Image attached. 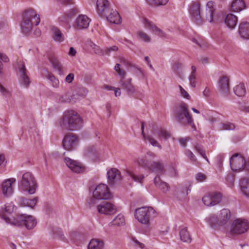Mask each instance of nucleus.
Listing matches in <instances>:
<instances>
[{
  "mask_svg": "<svg viewBox=\"0 0 249 249\" xmlns=\"http://www.w3.org/2000/svg\"><path fill=\"white\" fill-rule=\"evenodd\" d=\"M215 6V3L213 1H209L207 2L206 8L205 19H203L200 15V2L193 3L190 9V14L192 20L198 25H202L204 20L212 22L213 20Z\"/></svg>",
  "mask_w": 249,
  "mask_h": 249,
  "instance_id": "obj_1",
  "label": "nucleus"
},
{
  "mask_svg": "<svg viewBox=\"0 0 249 249\" xmlns=\"http://www.w3.org/2000/svg\"><path fill=\"white\" fill-rule=\"evenodd\" d=\"M60 125L70 131L80 129L83 124V120L80 115L75 111L69 110L64 113Z\"/></svg>",
  "mask_w": 249,
  "mask_h": 249,
  "instance_id": "obj_2",
  "label": "nucleus"
},
{
  "mask_svg": "<svg viewBox=\"0 0 249 249\" xmlns=\"http://www.w3.org/2000/svg\"><path fill=\"white\" fill-rule=\"evenodd\" d=\"M22 19L21 28L22 32L26 34L31 32L33 24L38 25L40 21L39 15L36 13L34 9L31 8L24 11L22 16Z\"/></svg>",
  "mask_w": 249,
  "mask_h": 249,
  "instance_id": "obj_3",
  "label": "nucleus"
},
{
  "mask_svg": "<svg viewBox=\"0 0 249 249\" xmlns=\"http://www.w3.org/2000/svg\"><path fill=\"white\" fill-rule=\"evenodd\" d=\"M178 121L184 125L189 124L194 130H196V127L194 123L192 116L189 111L187 105L181 102L175 113Z\"/></svg>",
  "mask_w": 249,
  "mask_h": 249,
  "instance_id": "obj_4",
  "label": "nucleus"
},
{
  "mask_svg": "<svg viewBox=\"0 0 249 249\" xmlns=\"http://www.w3.org/2000/svg\"><path fill=\"white\" fill-rule=\"evenodd\" d=\"M5 220L7 223L18 227L24 226L28 230L33 229L37 223L33 216L25 214L18 215L16 217L12 218L5 217Z\"/></svg>",
  "mask_w": 249,
  "mask_h": 249,
  "instance_id": "obj_5",
  "label": "nucleus"
},
{
  "mask_svg": "<svg viewBox=\"0 0 249 249\" xmlns=\"http://www.w3.org/2000/svg\"><path fill=\"white\" fill-rule=\"evenodd\" d=\"M93 198L88 200L90 207H93L96 203V199H108L112 197L108 187L105 184L101 183L97 185L93 192Z\"/></svg>",
  "mask_w": 249,
  "mask_h": 249,
  "instance_id": "obj_6",
  "label": "nucleus"
},
{
  "mask_svg": "<svg viewBox=\"0 0 249 249\" xmlns=\"http://www.w3.org/2000/svg\"><path fill=\"white\" fill-rule=\"evenodd\" d=\"M155 211L150 207H142L135 211V217L142 224L148 226L151 219L154 216Z\"/></svg>",
  "mask_w": 249,
  "mask_h": 249,
  "instance_id": "obj_7",
  "label": "nucleus"
},
{
  "mask_svg": "<svg viewBox=\"0 0 249 249\" xmlns=\"http://www.w3.org/2000/svg\"><path fill=\"white\" fill-rule=\"evenodd\" d=\"M20 186L30 195L35 193L37 183L34 176L29 172L24 173L20 182Z\"/></svg>",
  "mask_w": 249,
  "mask_h": 249,
  "instance_id": "obj_8",
  "label": "nucleus"
},
{
  "mask_svg": "<svg viewBox=\"0 0 249 249\" xmlns=\"http://www.w3.org/2000/svg\"><path fill=\"white\" fill-rule=\"evenodd\" d=\"M249 229V222L245 219L235 220L231 225L230 232L232 235H238L246 232Z\"/></svg>",
  "mask_w": 249,
  "mask_h": 249,
  "instance_id": "obj_9",
  "label": "nucleus"
},
{
  "mask_svg": "<svg viewBox=\"0 0 249 249\" xmlns=\"http://www.w3.org/2000/svg\"><path fill=\"white\" fill-rule=\"evenodd\" d=\"M230 164L232 170L240 172L246 168L247 163L243 156L239 153H236L230 158Z\"/></svg>",
  "mask_w": 249,
  "mask_h": 249,
  "instance_id": "obj_10",
  "label": "nucleus"
},
{
  "mask_svg": "<svg viewBox=\"0 0 249 249\" xmlns=\"http://www.w3.org/2000/svg\"><path fill=\"white\" fill-rule=\"evenodd\" d=\"M222 197V194L218 192H212L206 194L202 198L203 203L207 206L211 207L219 204Z\"/></svg>",
  "mask_w": 249,
  "mask_h": 249,
  "instance_id": "obj_11",
  "label": "nucleus"
},
{
  "mask_svg": "<svg viewBox=\"0 0 249 249\" xmlns=\"http://www.w3.org/2000/svg\"><path fill=\"white\" fill-rule=\"evenodd\" d=\"M97 210L100 214H112L116 212V208L114 205L108 202H103L97 205Z\"/></svg>",
  "mask_w": 249,
  "mask_h": 249,
  "instance_id": "obj_12",
  "label": "nucleus"
},
{
  "mask_svg": "<svg viewBox=\"0 0 249 249\" xmlns=\"http://www.w3.org/2000/svg\"><path fill=\"white\" fill-rule=\"evenodd\" d=\"M64 160L67 166L73 172L78 174L84 172L85 170V167L81 163L76 160H73L69 158H65Z\"/></svg>",
  "mask_w": 249,
  "mask_h": 249,
  "instance_id": "obj_13",
  "label": "nucleus"
},
{
  "mask_svg": "<svg viewBox=\"0 0 249 249\" xmlns=\"http://www.w3.org/2000/svg\"><path fill=\"white\" fill-rule=\"evenodd\" d=\"M78 145V139L73 135L70 134L66 136L63 141V147L67 150H72L75 148Z\"/></svg>",
  "mask_w": 249,
  "mask_h": 249,
  "instance_id": "obj_14",
  "label": "nucleus"
},
{
  "mask_svg": "<svg viewBox=\"0 0 249 249\" xmlns=\"http://www.w3.org/2000/svg\"><path fill=\"white\" fill-rule=\"evenodd\" d=\"M16 181V179L11 178L4 180L1 184V190L4 196L8 197L13 193L12 184Z\"/></svg>",
  "mask_w": 249,
  "mask_h": 249,
  "instance_id": "obj_15",
  "label": "nucleus"
},
{
  "mask_svg": "<svg viewBox=\"0 0 249 249\" xmlns=\"http://www.w3.org/2000/svg\"><path fill=\"white\" fill-rule=\"evenodd\" d=\"M18 68L20 76V82L21 84L27 87L29 85L30 81L29 77L27 74V71L24 63L22 62H19L18 64Z\"/></svg>",
  "mask_w": 249,
  "mask_h": 249,
  "instance_id": "obj_16",
  "label": "nucleus"
},
{
  "mask_svg": "<svg viewBox=\"0 0 249 249\" xmlns=\"http://www.w3.org/2000/svg\"><path fill=\"white\" fill-rule=\"evenodd\" d=\"M89 22L90 19L87 16L80 15L76 18L73 26L77 30L86 29L89 27Z\"/></svg>",
  "mask_w": 249,
  "mask_h": 249,
  "instance_id": "obj_17",
  "label": "nucleus"
},
{
  "mask_svg": "<svg viewBox=\"0 0 249 249\" xmlns=\"http://www.w3.org/2000/svg\"><path fill=\"white\" fill-rule=\"evenodd\" d=\"M218 90L221 94L225 96L230 90L229 79L227 76H222L218 80Z\"/></svg>",
  "mask_w": 249,
  "mask_h": 249,
  "instance_id": "obj_18",
  "label": "nucleus"
},
{
  "mask_svg": "<svg viewBox=\"0 0 249 249\" xmlns=\"http://www.w3.org/2000/svg\"><path fill=\"white\" fill-rule=\"evenodd\" d=\"M96 8L97 13L102 17L106 15L110 11L109 3L107 0H97Z\"/></svg>",
  "mask_w": 249,
  "mask_h": 249,
  "instance_id": "obj_19",
  "label": "nucleus"
},
{
  "mask_svg": "<svg viewBox=\"0 0 249 249\" xmlns=\"http://www.w3.org/2000/svg\"><path fill=\"white\" fill-rule=\"evenodd\" d=\"M108 182L111 185L121 179L120 172L116 168H112L107 173Z\"/></svg>",
  "mask_w": 249,
  "mask_h": 249,
  "instance_id": "obj_20",
  "label": "nucleus"
},
{
  "mask_svg": "<svg viewBox=\"0 0 249 249\" xmlns=\"http://www.w3.org/2000/svg\"><path fill=\"white\" fill-rule=\"evenodd\" d=\"M238 33L242 38L249 39V22H241L239 25Z\"/></svg>",
  "mask_w": 249,
  "mask_h": 249,
  "instance_id": "obj_21",
  "label": "nucleus"
},
{
  "mask_svg": "<svg viewBox=\"0 0 249 249\" xmlns=\"http://www.w3.org/2000/svg\"><path fill=\"white\" fill-rule=\"evenodd\" d=\"M110 23L118 24L121 23V18L119 13L113 9H110L109 12L106 15H104Z\"/></svg>",
  "mask_w": 249,
  "mask_h": 249,
  "instance_id": "obj_22",
  "label": "nucleus"
},
{
  "mask_svg": "<svg viewBox=\"0 0 249 249\" xmlns=\"http://www.w3.org/2000/svg\"><path fill=\"white\" fill-rule=\"evenodd\" d=\"M231 217V212L227 209H222L218 215V226L226 224Z\"/></svg>",
  "mask_w": 249,
  "mask_h": 249,
  "instance_id": "obj_23",
  "label": "nucleus"
},
{
  "mask_svg": "<svg viewBox=\"0 0 249 249\" xmlns=\"http://www.w3.org/2000/svg\"><path fill=\"white\" fill-rule=\"evenodd\" d=\"M143 23L145 28L155 32L156 35L160 36H163V33L162 30L158 28L155 24L148 19H143Z\"/></svg>",
  "mask_w": 249,
  "mask_h": 249,
  "instance_id": "obj_24",
  "label": "nucleus"
},
{
  "mask_svg": "<svg viewBox=\"0 0 249 249\" xmlns=\"http://www.w3.org/2000/svg\"><path fill=\"white\" fill-rule=\"evenodd\" d=\"M225 23L231 29H234L237 25L238 19L236 16L232 14H229L225 18Z\"/></svg>",
  "mask_w": 249,
  "mask_h": 249,
  "instance_id": "obj_25",
  "label": "nucleus"
},
{
  "mask_svg": "<svg viewBox=\"0 0 249 249\" xmlns=\"http://www.w3.org/2000/svg\"><path fill=\"white\" fill-rule=\"evenodd\" d=\"M154 184L157 187L159 188L163 193L167 192L170 188L169 184L162 181L158 175L154 178Z\"/></svg>",
  "mask_w": 249,
  "mask_h": 249,
  "instance_id": "obj_26",
  "label": "nucleus"
},
{
  "mask_svg": "<svg viewBox=\"0 0 249 249\" xmlns=\"http://www.w3.org/2000/svg\"><path fill=\"white\" fill-rule=\"evenodd\" d=\"M150 168H149L148 170L152 172H155L160 174H164L165 172L164 165L161 161L153 162L152 163L150 164Z\"/></svg>",
  "mask_w": 249,
  "mask_h": 249,
  "instance_id": "obj_27",
  "label": "nucleus"
},
{
  "mask_svg": "<svg viewBox=\"0 0 249 249\" xmlns=\"http://www.w3.org/2000/svg\"><path fill=\"white\" fill-rule=\"evenodd\" d=\"M144 123L142 122V134L145 141H148L153 146H156L159 147L160 149H161V146L159 143V142L151 136L150 135H146L144 132Z\"/></svg>",
  "mask_w": 249,
  "mask_h": 249,
  "instance_id": "obj_28",
  "label": "nucleus"
},
{
  "mask_svg": "<svg viewBox=\"0 0 249 249\" xmlns=\"http://www.w3.org/2000/svg\"><path fill=\"white\" fill-rule=\"evenodd\" d=\"M120 83L121 84L122 88L126 90L128 94H133L136 92L134 86L131 84V78L128 79L125 81L123 80V79H121Z\"/></svg>",
  "mask_w": 249,
  "mask_h": 249,
  "instance_id": "obj_29",
  "label": "nucleus"
},
{
  "mask_svg": "<svg viewBox=\"0 0 249 249\" xmlns=\"http://www.w3.org/2000/svg\"><path fill=\"white\" fill-rule=\"evenodd\" d=\"M51 31L53 34V38L58 42H62L64 40V36L59 28L55 26H53L51 28Z\"/></svg>",
  "mask_w": 249,
  "mask_h": 249,
  "instance_id": "obj_30",
  "label": "nucleus"
},
{
  "mask_svg": "<svg viewBox=\"0 0 249 249\" xmlns=\"http://www.w3.org/2000/svg\"><path fill=\"white\" fill-rule=\"evenodd\" d=\"M240 185L242 193L249 198V178H246L242 179Z\"/></svg>",
  "mask_w": 249,
  "mask_h": 249,
  "instance_id": "obj_31",
  "label": "nucleus"
},
{
  "mask_svg": "<svg viewBox=\"0 0 249 249\" xmlns=\"http://www.w3.org/2000/svg\"><path fill=\"white\" fill-rule=\"evenodd\" d=\"M245 8V3L243 0H234L231 5V9L235 12H238Z\"/></svg>",
  "mask_w": 249,
  "mask_h": 249,
  "instance_id": "obj_32",
  "label": "nucleus"
},
{
  "mask_svg": "<svg viewBox=\"0 0 249 249\" xmlns=\"http://www.w3.org/2000/svg\"><path fill=\"white\" fill-rule=\"evenodd\" d=\"M37 197H36L32 199L25 198H21L19 199V204L22 206L29 207L33 208L36 205L37 202Z\"/></svg>",
  "mask_w": 249,
  "mask_h": 249,
  "instance_id": "obj_33",
  "label": "nucleus"
},
{
  "mask_svg": "<svg viewBox=\"0 0 249 249\" xmlns=\"http://www.w3.org/2000/svg\"><path fill=\"white\" fill-rule=\"evenodd\" d=\"M125 224V220L124 216L121 213L118 214L108 224L109 226H124Z\"/></svg>",
  "mask_w": 249,
  "mask_h": 249,
  "instance_id": "obj_34",
  "label": "nucleus"
},
{
  "mask_svg": "<svg viewBox=\"0 0 249 249\" xmlns=\"http://www.w3.org/2000/svg\"><path fill=\"white\" fill-rule=\"evenodd\" d=\"M104 247L103 240L97 239H92L88 246V249H102Z\"/></svg>",
  "mask_w": 249,
  "mask_h": 249,
  "instance_id": "obj_35",
  "label": "nucleus"
},
{
  "mask_svg": "<svg viewBox=\"0 0 249 249\" xmlns=\"http://www.w3.org/2000/svg\"><path fill=\"white\" fill-rule=\"evenodd\" d=\"M180 240L183 242L188 243H191L192 239L189 231L186 228H183L179 231Z\"/></svg>",
  "mask_w": 249,
  "mask_h": 249,
  "instance_id": "obj_36",
  "label": "nucleus"
},
{
  "mask_svg": "<svg viewBox=\"0 0 249 249\" xmlns=\"http://www.w3.org/2000/svg\"><path fill=\"white\" fill-rule=\"evenodd\" d=\"M156 134L160 139L167 140L171 136L170 133L164 128H160L157 130Z\"/></svg>",
  "mask_w": 249,
  "mask_h": 249,
  "instance_id": "obj_37",
  "label": "nucleus"
},
{
  "mask_svg": "<svg viewBox=\"0 0 249 249\" xmlns=\"http://www.w3.org/2000/svg\"><path fill=\"white\" fill-rule=\"evenodd\" d=\"M234 93L239 97H242L246 93V89L243 83H240L234 88Z\"/></svg>",
  "mask_w": 249,
  "mask_h": 249,
  "instance_id": "obj_38",
  "label": "nucleus"
},
{
  "mask_svg": "<svg viewBox=\"0 0 249 249\" xmlns=\"http://www.w3.org/2000/svg\"><path fill=\"white\" fill-rule=\"evenodd\" d=\"M196 67L194 66H192L191 67V72L189 77L190 85L193 88L196 87Z\"/></svg>",
  "mask_w": 249,
  "mask_h": 249,
  "instance_id": "obj_39",
  "label": "nucleus"
},
{
  "mask_svg": "<svg viewBox=\"0 0 249 249\" xmlns=\"http://www.w3.org/2000/svg\"><path fill=\"white\" fill-rule=\"evenodd\" d=\"M135 162L139 166L142 167L143 168L148 169L149 168H150V164L146 158H138L135 160Z\"/></svg>",
  "mask_w": 249,
  "mask_h": 249,
  "instance_id": "obj_40",
  "label": "nucleus"
},
{
  "mask_svg": "<svg viewBox=\"0 0 249 249\" xmlns=\"http://www.w3.org/2000/svg\"><path fill=\"white\" fill-rule=\"evenodd\" d=\"M126 174L135 181H136L141 184L143 183V180L144 178V176L142 174L137 175L135 174L133 172L130 171H127L126 172Z\"/></svg>",
  "mask_w": 249,
  "mask_h": 249,
  "instance_id": "obj_41",
  "label": "nucleus"
},
{
  "mask_svg": "<svg viewBox=\"0 0 249 249\" xmlns=\"http://www.w3.org/2000/svg\"><path fill=\"white\" fill-rule=\"evenodd\" d=\"M206 221L211 227H214L218 225V216L214 214H211L206 218Z\"/></svg>",
  "mask_w": 249,
  "mask_h": 249,
  "instance_id": "obj_42",
  "label": "nucleus"
},
{
  "mask_svg": "<svg viewBox=\"0 0 249 249\" xmlns=\"http://www.w3.org/2000/svg\"><path fill=\"white\" fill-rule=\"evenodd\" d=\"M47 78L51 82L52 86L55 88H57L59 87V81L54 75L51 73H50L47 75Z\"/></svg>",
  "mask_w": 249,
  "mask_h": 249,
  "instance_id": "obj_43",
  "label": "nucleus"
},
{
  "mask_svg": "<svg viewBox=\"0 0 249 249\" xmlns=\"http://www.w3.org/2000/svg\"><path fill=\"white\" fill-rule=\"evenodd\" d=\"M137 34L140 40L145 42H149L150 41L151 39L149 36L143 31H138Z\"/></svg>",
  "mask_w": 249,
  "mask_h": 249,
  "instance_id": "obj_44",
  "label": "nucleus"
},
{
  "mask_svg": "<svg viewBox=\"0 0 249 249\" xmlns=\"http://www.w3.org/2000/svg\"><path fill=\"white\" fill-rule=\"evenodd\" d=\"M235 128L234 124L227 122L221 124V129L225 130H233Z\"/></svg>",
  "mask_w": 249,
  "mask_h": 249,
  "instance_id": "obj_45",
  "label": "nucleus"
},
{
  "mask_svg": "<svg viewBox=\"0 0 249 249\" xmlns=\"http://www.w3.org/2000/svg\"><path fill=\"white\" fill-rule=\"evenodd\" d=\"M60 103H71L73 102L72 97L70 96L68 93H65L60 96L59 99Z\"/></svg>",
  "mask_w": 249,
  "mask_h": 249,
  "instance_id": "obj_46",
  "label": "nucleus"
},
{
  "mask_svg": "<svg viewBox=\"0 0 249 249\" xmlns=\"http://www.w3.org/2000/svg\"><path fill=\"white\" fill-rule=\"evenodd\" d=\"M185 154L189 159L191 162L193 163L197 162V159L195 155L191 150L186 149L185 151Z\"/></svg>",
  "mask_w": 249,
  "mask_h": 249,
  "instance_id": "obj_47",
  "label": "nucleus"
},
{
  "mask_svg": "<svg viewBox=\"0 0 249 249\" xmlns=\"http://www.w3.org/2000/svg\"><path fill=\"white\" fill-rule=\"evenodd\" d=\"M90 46L92 48V49L93 50L94 53L96 54L102 55H103L105 53V52L102 50L98 46L95 45L93 43H91L90 44Z\"/></svg>",
  "mask_w": 249,
  "mask_h": 249,
  "instance_id": "obj_48",
  "label": "nucleus"
},
{
  "mask_svg": "<svg viewBox=\"0 0 249 249\" xmlns=\"http://www.w3.org/2000/svg\"><path fill=\"white\" fill-rule=\"evenodd\" d=\"M53 69L56 71L60 75H64L65 73V69L61 63L56 66Z\"/></svg>",
  "mask_w": 249,
  "mask_h": 249,
  "instance_id": "obj_49",
  "label": "nucleus"
},
{
  "mask_svg": "<svg viewBox=\"0 0 249 249\" xmlns=\"http://www.w3.org/2000/svg\"><path fill=\"white\" fill-rule=\"evenodd\" d=\"M49 59L53 68L60 63L58 58L55 55L50 56Z\"/></svg>",
  "mask_w": 249,
  "mask_h": 249,
  "instance_id": "obj_50",
  "label": "nucleus"
},
{
  "mask_svg": "<svg viewBox=\"0 0 249 249\" xmlns=\"http://www.w3.org/2000/svg\"><path fill=\"white\" fill-rule=\"evenodd\" d=\"M224 159V154H219L216 157V162L219 168H221L222 166L223 161Z\"/></svg>",
  "mask_w": 249,
  "mask_h": 249,
  "instance_id": "obj_51",
  "label": "nucleus"
},
{
  "mask_svg": "<svg viewBox=\"0 0 249 249\" xmlns=\"http://www.w3.org/2000/svg\"><path fill=\"white\" fill-rule=\"evenodd\" d=\"M190 140L191 139L189 137H187L185 138H178V141L182 146L185 147L187 142Z\"/></svg>",
  "mask_w": 249,
  "mask_h": 249,
  "instance_id": "obj_52",
  "label": "nucleus"
},
{
  "mask_svg": "<svg viewBox=\"0 0 249 249\" xmlns=\"http://www.w3.org/2000/svg\"><path fill=\"white\" fill-rule=\"evenodd\" d=\"M178 87L181 95L185 98L190 99V96L188 92L181 86L179 85Z\"/></svg>",
  "mask_w": 249,
  "mask_h": 249,
  "instance_id": "obj_53",
  "label": "nucleus"
},
{
  "mask_svg": "<svg viewBox=\"0 0 249 249\" xmlns=\"http://www.w3.org/2000/svg\"><path fill=\"white\" fill-rule=\"evenodd\" d=\"M5 212L7 213H11L14 210V205L12 203H8L5 205Z\"/></svg>",
  "mask_w": 249,
  "mask_h": 249,
  "instance_id": "obj_54",
  "label": "nucleus"
},
{
  "mask_svg": "<svg viewBox=\"0 0 249 249\" xmlns=\"http://www.w3.org/2000/svg\"><path fill=\"white\" fill-rule=\"evenodd\" d=\"M132 244L134 246V247L135 248H139L142 249L145 247L144 244L139 242L136 239H133L132 241Z\"/></svg>",
  "mask_w": 249,
  "mask_h": 249,
  "instance_id": "obj_55",
  "label": "nucleus"
},
{
  "mask_svg": "<svg viewBox=\"0 0 249 249\" xmlns=\"http://www.w3.org/2000/svg\"><path fill=\"white\" fill-rule=\"evenodd\" d=\"M118 48L116 46H113L109 48H106L105 49V53L107 54H109L110 53L113 51H117Z\"/></svg>",
  "mask_w": 249,
  "mask_h": 249,
  "instance_id": "obj_56",
  "label": "nucleus"
},
{
  "mask_svg": "<svg viewBox=\"0 0 249 249\" xmlns=\"http://www.w3.org/2000/svg\"><path fill=\"white\" fill-rule=\"evenodd\" d=\"M0 91L1 92V93L5 96H8L10 95L9 91L7 90L4 87H3L2 85L0 84Z\"/></svg>",
  "mask_w": 249,
  "mask_h": 249,
  "instance_id": "obj_57",
  "label": "nucleus"
},
{
  "mask_svg": "<svg viewBox=\"0 0 249 249\" xmlns=\"http://www.w3.org/2000/svg\"><path fill=\"white\" fill-rule=\"evenodd\" d=\"M74 74L72 73H69L66 77L65 81L68 83H71L74 79Z\"/></svg>",
  "mask_w": 249,
  "mask_h": 249,
  "instance_id": "obj_58",
  "label": "nucleus"
},
{
  "mask_svg": "<svg viewBox=\"0 0 249 249\" xmlns=\"http://www.w3.org/2000/svg\"><path fill=\"white\" fill-rule=\"evenodd\" d=\"M0 60H1L5 63H7L9 61V59L7 56L5 54H4L1 53H0Z\"/></svg>",
  "mask_w": 249,
  "mask_h": 249,
  "instance_id": "obj_59",
  "label": "nucleus"
},
{
  "mask_svg": "<svg viewBox=\"0 0 249 249\" xmlns=\"http://www.w3.org/2000/svg\"><path fill=\"white\" fill-rule=\"evenodd\" d=\"M146 2L152 6H157L158 5V0H146Z\"/></svg>",
  "mask_w": 249,
  "mask_h": 249,
  "instance_id": "obj_60",
  "label": "nucleus"
},
{
  "mask_svg": "<svg viewBox=\"0 0 249 249\" xmlns=\"http://www.w3.org/2000/svg\"><path fill=\"white\" fill-rule=\"evenodd\" d=\"M72 16V14H66V17H62L60 18V19L61 21H64L65 22H68L69 21V19L71 18V17Z\"/></svg>",
  "mask_w": 249,
  "mask_h": 249,
  "instance_id": "obj_61",
  "label": "nucleus"
},
{
  "mask_svg": "<svg viewBox=\"0 0 249 249\" xmlns=\"http://www.w3.org/2000/svg\"><path fill=\"white\" fill-rule=\"evenodd\" d=\"M196 179L198 181H202L205 180V176L202 173H198L196 177Z\"/></svg>",
  "mask_w": 249,
  "mask_h": 249,
  "instance_id": "obj_62",
  "label": "nucleus"
},
{
  "mask_svg": "<svg viewBox=\"0 0 249 249\" xmlns=\"http://www.w3.org/2000/svg\"><path fill=\"white\" fill-rule=\"evenodd\" d=\"M195 149L200 154V155L205 152V151L203 150L201 147L198 145L195 146Z\"/></svg>",
  "mask_w": 249,
  "mask_h": 249,
  "instance_id": "obj_63",
  "label": "nucleus"
},
{
  "mask_svg": "<svg viewBox=\"0 0 249 249\" xmlns=\"http://www.w3.org/2000/svg\"><path fill=\"white\" fill-rule=\"evenodd\" d=\"M203 94L206 97H209L210 95V89L206 87L203 92Z\"/></svg>",
  "mask_w": 249,
  "mask_h": 249,
  "instance_id": "obj_64",
  "label": "nucleus"
}]
</instances>
